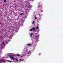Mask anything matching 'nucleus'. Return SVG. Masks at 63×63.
Wrapping results in <instances>:
<instances>
[{"instance_id":"f257e3e1","label":"nucleus","mask_w":63,"mask_h":63,"mask_svg":"<svg viewBox=\"0 0 63 63\" xmlns=\"http://www.w3.org/2000/svg\"><path fill=\"white\" fill-rule=\"evenodd\" d=\"M14 55H9V56L10 57V58H12L13 59H15V58H14V57H13Z\"/></svg>"},{"instance_id":"a211bd4d","label":"nucleus","mask_w":63,"mask_h":63,"mask_svg":"<svg viewBox=\"0 0 63 63\" xmlns=\"http://www.w3.org/2000/svg\"><path fill=\"white\" fill-rule=\"evenodd\" d=\"M13 35H12V36H13Z\"/></svg>"},{"instance_id":"20e7f679","label":"nucleus","mask_w":63,"mask_h":63,"mask_svg":"<svg viewBox=\"0 0 63 63\" xmlns=\"http://www.w3.org/2000/svg\"><path fill=\"white\" fill-rule=\"evenodd\" d=\"M0 62H4V60H1Z\"/></svg>"},{"instance_id":"dca6fc26","label":"nucleus","mask_w":63,"mask_h":63,"mask_svg":"<svg viewBox=\"0 0 63 63\" xmlns=\"http://www.w3.org/2000/svg\"><path fill=\"white\" fill-rule=\"evenodd\" d=\"M4 44H5L4 43H2V45H4Z\"/></svg>"},{"instance_id":"6ab92c4d","label":"nucleus","mask_w":63,"mask_h":63,"mask_svg":"<svg viewBox=\"0 0 63 63\" xmlns=\"http://www.w3.org/2000/svg\"><path fill=\"white\" fill-rule=\"evenodd\" d=\"M1 23H0V24Z\"/></svg>"},{"instance_id":"f8f14e48","label":"nucleus","mask_w":63,"mask_h":63,"mask_svg":"<svg viewBox=\"0 0 63 63\" xmlns=\"http://www.w3.org/2000/svg\"><path fill=\"white\" fill-rule=\"evenodd\" d=\"M16 61H17V62H18V61L17 59H16Z\"/></svg>"},{"instance_id":"9b49d317","label":"nucleus","mask_w":63,"mask_h":63,"mask_svg":"<svg viewBox=\"0 0 63 63\" xmlns=\"http://www.w3.org/2000/svg\"><path fill=\"white\" fill-rule=\"evenodd\" d=\"M8 61H9V62H12L11 61H10L9 60Z\"/></svg>"},{"instance_id":"ddd939ff","label":"nucleus","mask_w":63,"mask_h":63,"mask_svg":"<svg viewBox=\"0 0 63 63\" xmlns=\"http://www.w3.org/2000/svg\"><path fill=\"white\" fill-rule=\"evenodd\" d=\"M32 29H31L30 30V31H32Z\"/></svg>"},{"instance_id":"6e6552de","label":"nucleus","mask_w":63,"mask_h":63,"mask_svg":"<svg viewBox=\"0 0 63 63\" xmlns=\"http://www.w3.org/2000/svg\"><path fill=\"white\" fill-rule=\"evenodd\" d=\"M38 26H37L36 27V29H38Z\"/></svg>"},{"instance_id":"2eb2a0df","label":"nucleus","mask_w":63,"mask_h":63,"mask_svg":"<svg viewBox=\"0 0 63 63\" xmlns=\"http://www.w3.org/2000/svg\"><path fill=\"white\" fill-rule=\"evenodd\" d=\"M34 22H35L33 21V22H32V24H34Z\"/></svg>"},{"instance_id":"9d476101","label":"nucleus","mask_w":63,"mask_h":63,"mask_svg":"<svg viewBox=\"0 0 63 63\" xmlns=\"http://www.w3.org/2000/svg\"><path fill=\"white\" fill-rule=\"evenodd\" d=\"M23 14V13H22L21 14H20V15H21V16L22 15V14Z\"/></svg>"},{"instance_id":"39448f33","label":"nucleus","mask_w":63,"mask_h":63,"mask_svg":"<svg viewBox=\"0 0 63 63\" xmlns=\"http://www.w3.org/2000/svg\"><path fill=\"white\" fill-rule=\"evenodd\" d=\"M27 45H28V46H32V44H27Z\"/></svg>"},{"instance_id":"1a4fd4ad","label":"nucleus","mask_w":63,"mask_h":63,"mask_svg":"<svg viewBox=\"0 0 63 63\" xmlns=\"http://www.w3.org/2000/svg\"><path fill=\"white\" fill-rule=\"evenodd\" d=\"M6 0H4V3H6Z\"/></svg>"},{"instance_id":"f3484780","label":"nucleus","mask_w":63,"mask_h":63,"mask_svg":"<svg viewBox=\"0 0 63 63\" xmlns=\"http://www.w3.org/2000/svg\"><path fill=\"white\" fill-rule=\"evenodd\" d=\"M19 60L21 61V59H20Z\"/></svg>"},{"instance_id":"7ed1b4c3","label":"nucleus","mask_w":63,"mask_h":63,"mask_svg":"<svg viewBox=\"0 0 63 63\" xmlns=\"http://www.w3.org/2000/svg\"><path fill=\"white\" fill-rule=\"evenodd\" d=\"M33 35V33H31L30 34V37H32V35Z\"/></svg>"},{"instance_id":"0eeeda50","label":"nucleus","mask_w":63,"mask_h":63,"mask_svg":"<svg viewBox=\"0 0 63 63\" xmlns=\"http://www.w3.org/2000/svg\"><path fill=\"white\" fill-rule=\"evenodd\" d=\"M16 56H18V57H19V54H17V55Z\"/></svg>"},{"instance_id":"f03ea898","label":"nucleus","mask_w":63,"mask_h":63,"mask_svg":"<svg viewBox=\"0 0 63 63\" xmlns=\"http://www.w3.org/2000/svg\"><path fill=\"white\" fill-rule=\"evenodd\" d=\"M32 30L33 31H35L36 30V28L35 27H32Z\"/></svg>"},{"instance_id":"4468645a","label":"nucleus","mask_w":63,"mask_h":63,"mask_svg":"<svg viewBox=\"0 0 63 63\" xmlns=\"http://www.w3.org/2000/svg\"><path fill=\"white\" fill-rule=\"evenodd\" d=\"M35 19H37V18L36 17H35Z\"/></svg>"},{"instance_id":"423d86ee","label":"nucleus","mask_w":63,"mask_h":63,"mask_svg":"<svg viewBox=\"0 0 63 63\" xmlns=\"http://www.w3.org/2000/svg\"><path fill=\"white\" fill-rule=\"evenodd\" d=\"M27 52L28 54H29V53H30V51H28Z\"/></svg>"}]
</instances>
